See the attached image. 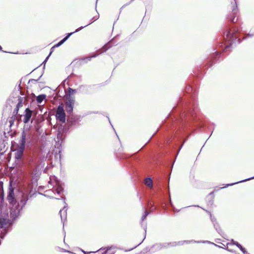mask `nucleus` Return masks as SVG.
Listing matches in <instances>:
<instances>
[{
	"instance_id": "27",
	"label": "nucleus",
	"mask_w": 254,
	"mask_h": 254,
	"mask_svg": "<svg viewBox=\"0 0 254 254\" xmlns=\"http://www.w3.org/2000/svg\"><path fill=\"white\" fill-rule=\"evenodd\" d=\"M42 74L41 75V76L39 77V78L37 79H31L29 80V83H36V82H39V80H40V78L42 77Z\"/></svg>"
},
{
	"instance_id": "26",
	"label": "nucleus",
	"mask_w": 254,
	"mask_h": 254,
	"mask_svg": "<svg viewBox=\"0 0 254 254\" xmlns=\"http://www.w3.org/2000/svg\"><path fill=\"white\" fill-rule=\"evenodd\" d=\"M149 212L145 210L144 211V214L142 215L141 217V221H143L146 218L147 216L148 215Z\"/></svg>"
},
{
	"instance_id": "32",
	"label": "nucleus",
	"mask_w": 254,
	"mask_h": 254,
	"mask_svg": "<svg viewBox=\"0 0 254 254\" xmlns=\"http://www.w3.org/2000/svg\"><path fill=\"white\" fill-rule=\"evenodd\" d=\"M81 251L84 254H95V253H96V252H86L84 251L83 250H81Z\"/></svg>"
},
{
	"instance_id": "30",
	"label": "nucleus",
	"mask_w": 254,
	"mask_h": 254,
	"mask_svg": "<svg viewBox=\"0 0 254 254\" xmlns=\"http://www.w3.org/2000/svg\"><path fill=\"white\" fill-rule=\"evenodd\" d=\"M68 90H69V95H70V94H73L76 92V90L75 89H72L70 88H69Z\"/></svg>"
},
{
	"instance_id": "42",
	"label": "nucleus",
	"mask_w": 254,
	"mask_h": 254,
	"mask_svg": "<svg viewBox=\"0 0 254 254\" xmlns=\"http://www.w3.org/2000/svg\"><path fill=\"white\" fill-rule=\"evenodd\" d=\"M211 244H213L214 246H216V247H219V248H222V247H221V246H218V245H216V244H215L213 243V242H211Z\"/></svg>"
},
{
	"instance_id": "48",
	"label": "nucleus",
	"mask_w": 254,
	"mask_h": 254,
	"mask_svg": "<svg viewBox=\"0 0 254 254\" xmlns=\"http://www.w3.org/2000/svg\"><path fill=\"white\" fill-rule=\"evenodd\" d=\"M142 242H143V240H142V241L138 244V245H139Z\"/></svg>"
},
{
	"instance_id": "43",
	"label": "nucleus",
	"mask_w": 254,
	"mask_h": 254,
	"mask_svg": "<svg viewBox=\"0 0 254 254\" xmlns=\"http://www.w3.org/2000/svg\"><path fill=\"white\" fill-rule=\"evenodd\" d=\"M9 123H10V126H11L13 123V121L12 120H10Z\"/></svg>"
},
{
	"instance_id": "2",
	"label": "nucleus",
	"mask_w": 254,
	"mask_h": 254,
	"mask_svg": "<svg viewBox=\"0 0 254 254\" xmlns=\"http://www.w3.org/2000/svg\"><path fill=\"white\" fill-rule=\"evenodd\" d=\"M20 194L21 196L19 200V198H15L14 189L11 186L9 188L7 199L9 203L12 205L10 212L13 219L19 216L21 210L26 204L29 197H32L34 194L32 185L29 183L24 185Z\"/></svg>"
},
{
	"instance_id": "11",
	"label": "nucleus",
	"mask_w": 254,
	"mask_h": 254,
	"mask_svg": "<svg viewBox=\"0 0 254 254\" xmlns=\"http://www.w3.org/2000/svg\"><path fill=\"white\" fill-rule=\"evenodd\" d=\"M33 111L29 108H26L25 110V115L23 119V122L25 124L28 123L32 117Z\"/></svg>"
},
{
	"instance_id": "14",
	"label": "nucleus",
	"mask_w": 254,
	"mask_h": 254,
	"mask_svg": "<svg viewBox=\"0 0 254 254\" xmlns=\"http://www.w3.org/2000/svg\"><path fill=\"white\" fill-rule=\"evenodd\" d=\"M75 103V98L71 95H68L66 97V101L65 105L74 106Z\"/></svg>"
},
{
	"instance_id": "9",
	"label": "nucleus",
	"mask_w": 254,
	"mask_h": 254,
	"mask_svg": "<svg viewBox=\"0 0 254 254\" xmlns=\"http://www.w3.org/2000/svg\"><path fill=\"white\" fill-rule=\"evenodd\" d=\"M31 135L27 131L23 130L21 133L20 139L19 141V146L25 148L26 142L30 143Z\"/></svg>"
},
{
	"instance_id": "44",
	"label": "nucleus",
	"mask_w": 254,
	"mask_h": 254,
	"mask_svg": "<svg viewBox=\"0 0 254 254\" xmlns=\"http://www.w3.org/2000/svg\"><path fill=\"white\" fill-rule=\"evenodd\" d=\"M60 153H61V151H59V157H60V159L61 158V154Z\"/></svg>"
},
{
	"instance_id": "47",
	"label": "nucleus",
	"mask_w": 254,
	"mask_h": 254,
	"mask_svg": "<svg viewBox=\"0 0 254 254\" xmlns=\"http://www.w3.org/2000/svg\"><path fill=\"white\" fill-rule=\"evenodd\" d=\"M137 246H138V245H135L134 247H133L131 250H132L134 248H135Z\"/></svg>"
},
{
	"instance_id": "1",
	"label": "nucleus",
	"mask_w": 254,
	"mask_h": 254,
	"mask_svg": "<svg viewBox=\"0 0 254 254\" xmlns=\"http://www.w3.org/2000/svg\"><path fill=\"white\" fill-rule=\"evenodd\" d=\"M197 111V105L193 101H188L180 98L177 106L174 107L169 116H174L175 124L187 127L194 120Z\"/></svg>"
},
{
	"instance_id": "21",
	"label": "nucleus",
	"mask_w": 254,
	"mask_h": 254,
	"mask_svg": "<svg viewBox=\"0 0 254 254\" xmlns=\"http://www.w3.org/2000/svg\"><path fill=\"white\" fill-rule=\"evenodd\" d=\"M231 244L236 245L238 248H240L241 247V245L237 242L235 241L234 240H232L231 243H228L227 246L230 245Z\"/></svg>"
},
{
	"instance_id": "37",
	"label": "nucleus",
	"mask_w": 254,
	"mask_h": 254,
	"mask_svg": "<svg viewBox=\"0 0 254 254\" xmlns=\"http://www.w3.org/2000/svg\"><path fill=\"white\" fill-rule=\"evenodd\" d=\"M18 110H19V109L17 108L16 107V108L14 109V110L13 111V114H14L15 115H16L18 113Z\"/></svg>"
},
{
	"instance_id": "6",
	"label": "nucleus",
	"mask_w": 254,
	"mask_h": 254,
	"mask_svg": "<svg viewBox=\"0 0 254 254\" xmlns=\"http://www.w3.org/2000/svg\"><path fill=\"white\" fill-rule=\"evenodd\" d=\"M229 9L231 10L232 13L228 16L227 19L231 22L235 23L238 18V8L236 0L231 1Z\"/></svg>"
},
{
	"instance_id": "46",
	"label": "nucleus",
	"mask_w": 254,
	"mask_h": 254,
	"mask_svg": "<svg viewBox=\"0 0 254 254\" xmlns=\"http://www.w3.org/2000/svg\"><path fill=\"white\" fill-rule=\"evenodd\" d=\"M212 203H213V201H209V204H211H211H212Z\"/></svg>"
},
{
	"instance_id": "38",
	"label": "nucleus",
	"mask_w": 254,
	"mask_h": 254,
	"mask_svg": "<svg viewBox=\"0 0 254 254\" xmlns=\"http://www.w3.org/2000/svg\"><path fill=\"white\" fill-rule=\"evenodd\" d=\"M208 197H210L213 198V197H214V192H210L209 194V195H208Z\"/></svg>"
},
{
	"instance_id": "4",
	"label": "nucleus",
	"mask_w": 254,
	"mask_h": 254,
	"mask_svg": "<svg viewBox=\"0 0 254 254\" xmlns=\"http://www.w3.org/2000/svg\"><path fill=\"white\" fill-rule=\"evenodd\" d=\"M191 242L193 243H210V242L208 241H180V242H173L170 243H157L155 245H153L151 248L150 251L151 252H156L159 251L163 249H166L169 247H176L178 245H182L184 243H190Z\"/></svg>"
},
{
	"instance_id": "18",
	"label": "nucleus",
	"mask_w": 254,
	"mask_h": 254,
	"mask_svg": "<svg viewBox=\"0 0 254 254\" xmlns=\"http://www.w3.org/2000/svg\"><path fill=\"white\" fill-rule=\"evenodd\" d=\"M214 229L216 230V231L221 236L223 235L224 234L223 232L222 231L221 229L220 228L219 224L218 223L217 224L213 225Z\"/></svg>"
},
{
	"instance_id": "16",
	"label": "nucleus",
	"mask_w": 254,
	"mask_h": 254,
	"mask_svg": "<svg viewBox=\"0 0 254 254\" xmlns=\"http://www.w3.org/2000/svg\"><path fill=\"white\" fill-rule=\"evenodd\" d=\"M145 184L150 188L153 187L152 180L150 178H146L145 179Z\"/></svg>"
},
{
	"instance_id": "24",
	"label": "nucleus",
	"mask_w": 254,
	"mask_h": 254,
	"mask_svg": "<svg viewBox=\"0 0 254 254\" xmlns=\"http://www.w3.org/2000/svg\"><path fill=\"white\" fill-rule=\"evenodd\" d=\"M111 41L109 42L107 44L105 45L104 47H103V52L106 51L109 48L111 47Z\"/></svg>"
},
{
	"instance_id": "31",
	"label": "nucleus",
	"mask_w": 254,
	"mask_h": 254,
	"mask_svg": "<svg viewBox=\"0 0 254 254\" xmlns=\"http://www.w3.org/2000/svg\"><path fill=\"white\" fill-rule=\"evenodd\" d=\"M63 134L61 133L58 132L57 134V138L58 139H62Z\"/></svg>"
},
{
	"instance_id": "35",
	"label": "nucleus",
	"mask_w": 254,
	"mask_h": 254,
	"mask_svg": "<svg viewBox=\"0 0 254 254\" xmlns=\"http://www.w3.org/2000/svg\"><path fill=\"white\" fill-rule=\"evenodd\" d=\"M49 57H50V55H48L47 57V58H46V59L44 60V61L43 62L42 64H44V66H45V64L47 62V61H48V60L49 58Z\"/></svg>"
},
{
	"instance_id": "29",
	"label": "nucleus",
	"mask_w": 254,
	"mask_h": 254,
	"mask_svg": "<svg viewBox=\"0 0 254 254\" xmlns=\"http://www.w3.org/2000/svg\"><path fill=\"white\" fill-rule=\"evenodd\" d=\"M239 249L243 252V253L244 254H248V252H247L246 249L244 248H243L242 246H241V247H240Z\"/></svg>"
},
{
	"instance_id": "5",
	"label": "nucleus",
	"mask_w": 254,
	"mask_h": 254,
	"mask_svg": "<svg viewBox=\"0 0 254 254\" xmlns=\"http://www.w3.org/2000/svg\"><path fill=\"white\" fill-rule=\"evenodd\" d=\"M25 147L19 146L17 149H16L14 158L16 160L23 159V162L25 163L28 164L31 166H35L37 164V162L35 159L33 158L32 157H28L27 158L23 157L24 151Z\"/></svg>"
},
{
	"instance_id": "40",
	"label": "nucleus",
	"mask_w": 254,
	"mask_h": 254,
	"mask_svg": "<svg viewBox=\"0 0 254 254\" xmlns=\"http://www.w3.org/2000/svg\"><path fill=\"white\" fill-rule=\"evenodd\" d=\"M254 36V33H249L247 34V37H252Z\"/></svg>"
},
{
	"instance_id": "49",
	"label": "nucleus",
	"mask_w": 254,
	"mask_h": 254,
	"mask_svg": "<svg viewBox=\"0 0 254 254\" xmlns=\"http://www.w3.org/2000/svg\"><path fill=\"white\" fill-rule=\"evenodd\" d=\"M2 50V47L0 46V51Z\"/></svg>"
},
{
	"instance_id": "33",
	"label": "nucleus",
	"mask_w": 254,
	"mask_h": 254,
	"mask_svg": "<svg viewBox=\"0 0 254 254\" xmlns=\"http://www.w3.org/2000/svg\"><path fill=\"white\" fill-rule=\"evenodd\" d=\"M56 48V47H55V45L54 46H53L51 49H50V54H49V55H50V56L51 55V54H52V53L54 52V49L55 48Z\"/></svg>"
},
{
	"instance_id": "12",
	"label": "nucleus",
	"mask_w": 254,
	"mask_h": 254,
	"mask_svg": "<svg viewBox=\"0 0 254 254\" xmlns=\"http://www.w3.org/2000/svg\"><path fill=\"white\" fill-rule=\"evenodd\" d=\"M64 203L65 205L64 206L63 208L60 211V214L61 215V218L62 221L65 220L67 216V204L65 203V201L64 200Z\"/></svg>"
},
{
	"instance_id": "34",
	"label": "nucleus",
	"mask_w": 254,
	"mask_h": 254,
	"mask_svg": "<svg viewBox=\"0 0 254 254\" xmlns=\"http://www.w3.org/2000/svg\"><path fill=\"white\" fill-rule=\"evenodd\" d=\"M141 226L143 228V229L145 230V233H146V229H147L146 224H143L141 223Z\"/></svg>"
},
{
	"instance_id": "3",
	"label": "nucleus",
	"mask_w": 254,
	"mask_h": 254,
	"mask_svg": "<svg viewBox=\"0 0 254 254\" xmlns=\"http://www.w3.org/2000/svg\"><path fill=\"white\" fill-rule=\"evenodd\" d=\"M240 29L238 27L228 28L224 33V38L225 40V43L224 44V47H222V49L219 51H216L212 54L211 57V61H210V65L211 66L214 63V61L216 60L217 57H219L221 54L222 51L226 52L232 47L234 44L236 43H240V39L239 38V33ZM220 47L223 46V44L221 43Z\"/></svg>"
},
{
	"instance_id": "25",
	"label": "nucleus",
	"mask_w": 254,
	"mask_h": 254,
	"mask_svg": "<svg viewBox=\"0 0 254 254\" xmlns=\"http://www.w3.org/2000/svg\"><path fill=\"white\" fill-rule=\"evenodd\" d=\"M209 214H210V219H211V221L212 222V223H213V224H217V221H216V219L212 216L210 212H208Z\"/></svg>"
},
{
	"instance_id": "41",
	"label": "nucleus",
	"mask_w": 254,
	"mask_h": 254,
	"mask_svg": "<svg viewBox=\"0 0 254 254\" xmlns=\"http://www.w3.org/2000/svg\"><path fill=\"white\" fill-rule=\"evenodd\" d=\"M61 251H62V252H68V253H71L69 251H66V250H64V249H61Z\"/></svg>"
},
{
	"instance_id": "13",
	"label": "nucleus",
	"mask_w": 254,
	"mask_h": 254,
	"mask_svg": "<svg viewBox=\"0 0 254 254\" xmlns=\"http://www.w3.org/2000/svg\"><path fill=\"white\" fill-rule=\"evenodd\" d=\"M80 117L77 116H72L68 121L70 126H75L80 121Z\"/></svg>"
},
{
	"instance_id": "22",
	"label": "nucleus",
	"mask_w": 254,
	"mask_h": 254,
	"mask_svg": "<svg viewBox=\"0 0 254 254\" xmlns=\"http://www.w3.org/2000/svg\"><path fill=\"white\" fill-rule=\"evenodd\" d=\"M22 101H23V98L21 97H19L18 98V102L16 105V108L19 109V108L21 106H22Z\"/></svg>"
},
{
	"instance_id": "36",
	"label": "nucleus",
	"mask_w": 254,
	"mask_h": 254,
	"mask_svg": "<svg viewBox=\"0 0 254 254\" xmlns=\"http://www.w3.org/2000/svg\"><path fill=\"white\" fill-rule=\"evenodd\" d=\"M91 88V85H89V86H84V85H82L81 86H80V88Z\"/></svg>"
},
{
	"instance_id": "23",
	"label": "nucleus",
	"mask_w": 254,
	"mask_h": 254,
	"mask_svg": "<svg viewBox=\"0 0 254 254\" xmlns=\"http://www.w3.org/2000/svg\"><path fill=\"white\" fill-rule=\"evenodd\" d=\"M254 179V177H251V178H248V179H245L244 180H242V181H239V182H236V183H232V184H227V186L228 187V186H232V185H233L234 184H238V183H241V182H246V181H249V180H252V179Z\"/></svg>"
},
{
	"instance_id": "7",
	"label": "nucleus",
	"mask_w": 254,
	"mask_h": 254,
	"mask_svg": "<svg viewBox=\"0 0 254 254\" xmlns=\"http://www.w3.org/2000/svg\"><path fill=\"white\" fill-rule=\"evenodd\" d=\"M99 17V15H98V16L97 17H94L93 18H92V21H91L89 23L87 24V25H85L84 26H81V27H80L79 28H77V29L75 30V31L74 32H71V33H68L67 34L66 36L62 40H61L59 42H58L57 44H56V45H55V47H56V48L57 47H60V46H61L62 44H63L68 38L69 37L72 35L75 32H77L78 31H79L80 30H81V29H82L83 28L88 26L89 25H90V24L92 23L93 22H94L95 21H96V20H97L98 19Z\"/></svg>"
},
{
	"instance_id": "15",
	"label": "nucleus",
	"mask_w": 254,
	"mask_h": 254,
	"mask_svg": "<svg viewBox=\"0 0 254 254\" xmlns=\"http://www.w3.org/2000/svg\"><path fill=\"white\" fill-rule=\"evenodd\" d=\"M186 92L188 94H191V96H194L195 91L193 88L190 85H188L186 88Z\"/></svg>"
},
{
	"instance_id": "19",
	"label": "nucleus",
	"mask_w": 254,
	"mask_h": 254,
	"mask_svg": "<svg viewBox=\"0 0 254 254\" xmlns=\"http://www.w3.org/2000/svg\"><path fill=\"white\" fill-rule=\"evenodd\" d=\"M6 224V220L3 217L0 216V229L2 228Z\"/></svg>"
},
{
	"instance_id": "8",
	"label": "nucleus",
	"mask_w": 254,
	"mask_h": 254,
	"mask_svg": "<svg viewBox=\"0 0 254 254\" xmlns=\"http://www.w3.org/2000/svg\"><path fill=\"white\" fill-rule=\"evenodd\" d=\"M49 183L53 185V192L56 191L58 194H60L64 190L61 182L57 178L54 177L53 180L50 179Z\"/></svg>"
},
{
	"instance_id": "17",
	"label": "nucleus",
	"mask_w": 254,
	"mask_h": 254,
	"mask_svg": "<svg viewBox=\"0 0 254 254\" xmlns=\"http://www.w3.org/2000/svg\"><path fill=\"white\" fill-rule=\"evenodd\" d=\"M46 95L45 94H41L37 97L36 101L38 103H41L46 98Z\"/></svg>"
},
{
	"instance_id": "28",
	"label": "nucleus",
	"mask_w": 254,
	"mask_h": 254,
	"mask_svg": "<svg viewBox=\"0 0 254 254\" xmlns=\"http://www.w3.org/2000/svg\"><path fill=\"white\" fill-rule=\"evenodd\" d=\"M99 54H94V55H93L92 56H90V57H87L85 59V60H86L87 61H90L91 60L92 58H95L96 57H97Z\"/></svg>"
},
{
	"instance_id": "45",
	"label": "nucleus",
	"mask_w": 254,
	"mask_h": 254,
	"mask_svg": "<svg viewBox=\"0 0 254 254\" xmlns=\"http://www.w3.org/2000/svg\"><path fill=\"white\" fill-rule=\"evenodd\" d=\"M185 140L184 141V142H183V143L182 144V145H181V147H180V148L179 150H180L181 148L183 147V144L185 143Z\"/></svg>"
},
{
	"instance_id": "10",
	"label": "nucleus",
	"mask_w": 254,
	"mask_h": 254,
	"mask_svg": "<svg viewBox=\"0 0 254 254\" xmlns=\"http://www.w3.org/2000/svg\"><path fill=\"white\" fill-rule=\"evenodd\" d=\"M56 116L59 121L63 123L65 122L66 116L63 106L62 105L58 107Z\"/></svg>"
},
{
	"instance_id": "20",
	"label": "nucleus",
	"mask_w": 254,
	"mask_h": 254,
	"mask_svg": "<svg viewBox=\"0 0 254 254\" xmlns=\"http://www.w3.org/2000/svg\"><path fill=\"white\" fill-rule=\"evenodd\" d=\"M73 106L65 105V108L66 112L69 114H71L73 111Z\"/></svg>"
},
{
	"instance_id": "39",
	"label": "nucleus",
	"mask_w": 254,
	"mask_h": 254,
	"mask_svg": "<svg viewBox=\"0 0 254 254\" xmlns=\"http://www.w3.org/2000/svg\"><path fill=\"white\" fill-rule=\"evenodd\" d=\"M222 248H223V247ZM223 249H224V248H223ZM225 249L229 252H232V253L235 252V251H233L232 250L229 249L228 248H225Z\"/></svg>"
}]
</instances>
